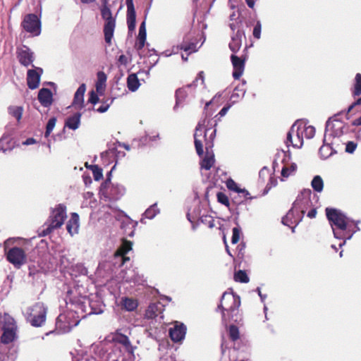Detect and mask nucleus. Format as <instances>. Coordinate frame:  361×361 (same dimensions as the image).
<instances>
[{
	"instance_id": "obj_1",
	"label": "nucleus",
	"mask_w": 361,
	"mask_h": 361,
	"mask_svg": "<svg viewBox=\"0 0 361 361\" xmlns=\"http://www.w3.org/2000/svg\"><path fill=\"white\" fill-rule=\"evenodd\" d=\"M240 306V298L238 295L233 293H224L217 308L221 311V319L225 326L231 322L240 323L242 321Z\"/></svg>"
},
{
	"instance_id": "obj_2",
	"label": "nucleus",
	"mask_w": 361,
	"mask_h": 361,
	"mask_svg": "<svg viewBox=\"0 0 361 361\" xmlns=\"http://www.w3.org/2000/svg\"><path fill=\"white\" fill-rule=\"evenodd\" d=\"M209 130V129H206L204 131H203L202 129V125L200 123H198L195 128V132L194 134V142L197 154L199 156H202L204 154L203 142L200 137H202L204 140L207 152H208L209 149L213 147V139L216 134V130H214L212 132L209 139H207V134ZM214 161L215 160L214 154L209 155V153H207L206 156L200 163L201 168L204 169L205 170H210L213 166Z\"/></svg>"
},
{
	"instance_id": "obj_3",
	"label": "nucleus",
	"mask_w": 361,
	"mask_h": 361,
	"mask_svg": "<svg viewBox=\"0 0 361 361\" xmlns=\"http://www.w3.org/2000/svg\"><path fill=\"white\" fill-rule=\"evenodd\" d=\"M67 219V207L64 204H58L51 208L49 216V224L47 227V235L56 229L60 228Z\"/></svg>"
},
{
	"instance_id": "obj_4",
	"label": "nucleus",
	"mask_w": 361,
	"mask_h": 361,
	"mask_svg": "<svg viewBox=\"0 0 361 361\" xmlns=\"http://www.w3.org/2000/svg\"><path fill=\"white\" fill-rule=\"evenodd\" d=\"M326 215L331 226H336L333 228L334 236L337 238H342L341 233L347 228V218L339 210L334 208H326Z\"/></svg>"
},
{
	"instance_id": "obj_5",
	"label": "nucleus",
	"mask_w": 361,
	"mask_h": 361,
	"mask_svg": "<svg viewBox=\"0 0 361 361\" xmlns=\"http://www.w3.org/2000/svg\"><path fill=\"white\" fill-rule=\"evenodd\" d=\"M100 10L102 18L105 20L103 29L104 40L108 46H111L116 28V18L112 16V13L109 6H102Z\"/></svg>"
},
{
	"instance_id": "obj_6",
	"label": "nucleus",
	"mask_w": 361,
	"mask_h": 361,
	"mask_svg": "<svg viewBox=\"0 0 361 361\" xmlns=\"http://www.w3.org/2000/svg\"><path fill=\"white\" fill-rule=\"evenodd\" d=\"M100 193L105 201H116L124 195L125 188L106 180L102 185Z\"/></svg>"
},
{
	"instance_id": "obj_7",
	"label": "nucleus",
	"mask_w": 361,
	"mask_h": 361,
	"mask_svg": "<svg viewBox=\"0 0 361 361\" xmlns=\"http://www.w3.org/2000/svg\"><path fill=\"white\" fill-rule=\"evenodd\" d=\"M27 320L33 326H40L45 321V307L43 302H37L26 312Z\"/></svg>"
},
{
	"instance_id": "obj_8",
	"label": "nucleus",
	"mask_w": 361,
	"mask_h": 361,
	"mask_svg": "<svg viewBox=\"0 0 361 361\" xmlns=\"http://www.w3.org/2000/svg\"><path fill=\"white\" fill-rule=\"evenodd\" d=\"M1 329L3 331L1 337V343L8 344L14 341L16 338V326L14 319L8 314H4L3 317Z\"/></svg>"
},
{
	"instance_id": "obj_9",
	"label": "nucleus",
	"mask_w": 361,
	"mask_h": 361,
	"mask_svg": "<svg viewBox=\"0 0 361 361\" xmlns=\"http://www.w3.org/2000/svg\"><path fill=\"white\" fill-rule=\"evenodd\" d=\"M21 26L33 36H38L41 32V21L38 16L33 13L25 16Z\"/></svg>"
},
{
	"instance_id": "obj_10",
	"label": "nucleus",
	"mask_w": 361,
	"mask_h": 361,
	"mask_svg": "<svg viewBox=\"0 0 361 361\" xmlns=\"http://www.w3.org/2000/svg\"><path fill=\"white\" fill-rule=\"evenodd\" d=\"M6 259L17 269H20L27 261L24 250L18 247L9 249L6 252Z\"/></svg>"
},
{
	"instance_id": "obj_11",
	"label": "nucleus",
	"mask_w": 361,
	"mask_h": 361,
	"mask_svg": "<svg viewBox=\"0 0 361 361\" xmlns=\"http://www.w3.org/2000/svg\"><path fill=\"white\" fill-rule=\"evenodd\" d=\"M310 190H304L300 195L298 196L296 200L293 204V207L300 213V215L304 216L305 211L312 206L310 200L311 195Z\"/></svg>"
},
{
	"instance_id": "obj_12",
	"label": "nucleus",
	"mask_w": 361,
	"mask_h": 361,
	"mask_svg": "<svg viewBox=\"0 0 361 361\" xmlns=\"http://www.w3.org/2000/svg\"><path fill=\"white\" fill-rule=\"evenodd\" d=\"M6 130L0 138V151L4 153L11 152L15 148V142L13 141L12 135L13 130L6 126Z\"/></svg>"
},
{
	"instance_id": "obj_13",
	"label": "nucleus",
	"mask_w": 361,
	"mask_h": 361,
	"mask_svg": "<svg viewBox=\"0 0 361 361\" xmlns=\"http://www.w3.org/2000/svg\"><path fill=\"white\" fill-rule=\"evenodd\" d=\"M246 57H239L235 54L231 56V61L233 67V77L238 80L243 75L245 69Z\"/></svg>"
},
{
	"instance_id": "obj_14",
	"label": "nucleus",
	"mask_w": 361,
	"mask_h": 361,
	"mask_svg": "<svg viewBox=\"0 0 361 361\" xmlns=\"http://www.w3.org/2000/svg\"><path fill=\"white\" fill-rule=\"evenodd\" d=\"M42 73L43 69L41 68L29 69L27 71V83L30 89L35 90L38 87L40 81V77Z\"/></svg>"
},
{
	"instance_id": "obj_15",
	"label": "nucleus",
	"mask_w": 361,
	"mask_h": 361,
	"mask_svg": "<svg viewBox=\"0 0 361 361\" xmlns=\"http://www.w3.org/2000/svg\"><path fill=\"white\" fill-rule=\"evenodd\" d=\"M127 6V25L128 31L133 32L136 26V13L133 4V0H126Z\"/></svg>"
},
{
	"instance_id": "obj_16",
	"label": "nucleus",
	"mask_w": 361,
	"mask_h": 361,
	"mask_svg": "<svg viewBox=\"0 0 361 361\" xmlns=\"http://www.w3.org/2000/svg\"><path fill=\"white\" fill-rule=\"evenodd\" d=\"M186 330L187 328L184 324L176 322L174 326L169 329V336L173 342H180L184 339Z\"/></svg>"
},
{
	"instance_id": "obj_17",
	"label": "nucleus",
	"mask_w": 361,
	"mask_h": 361,
	"mask_svg": "<svg viewBox=\"0 0 361 361\" xmlns=\"http://www.w3.org/2000/svg\"><path fill=\"white\" fill-rule=\"evenodd\" d=\"M302 215H300V213L292 207L286 215L282 218L281 222L283 225L291 227L293 224H295V226L298 225L302 221Z\"/></svg>"
},
{
	"instance_id": "obj_18",
	"label": "nucleus",
	"mask_w": 361,
	"mask_h": 361,
	"mask_svg": "<svg viewBox=\"0 0 361 361\" xmlns=\"http://www.w3.org/2000/svg\"><path fill=\"white\" fill-rule=\"evenodd\" d=\"M164 309V305L161 302L150 303L145 311V318L147 319H155L162 314Z\"/></svg>"
},
{
	"instance_id": "obj_19",
	"label": "nucleus",
	"mask_w": 361,
	"mask_h": 361,
	"mask_svg": "<svg viewBox=\"0 0 361 361\" xmlns=\"http://www.w3.org/2000/svg\"><path fill=\"white\" fill-rule=\"evenodd\" d=\"M17 57L20 64L25 67L31 65L34 61L33 53L26 46H23L18 50Z\"/></svg>"
},
{
	"instance_id": "obj_20",
	"label": "nucleus",
	"mask_w": 361,
	"mask_h": 361,
	"mask_svg": "<svg viewBox=\"0 0 361 361\" xmlns=\"http://www.w3.org/2000/svg\"><path fill=\"white\" fill-rule=\"evenodd\" d=\"M294 133V126H292L290 130L287 133L286 144L288 147L292 145L293 147L300 148L303 144L302 133L300 134L299 131H296L295 137L293 140V134Z\"/></svg>"
},
{
	"instance_id": "obj_21",
	"label": "nucleus",
	"mask_w": 361,
	"mask_h": 361,
	"mask_svg": "<svg viewBox=\"0 0 361 361\" xmlns=\"http://www.w3.org/2000/svg\"><path fill=\"white\" fill-rule=\"evenodd\" d=\"M80 226V217L78 213L72 212L71 218L66 224V230L68 233L73 236L74 234L78 233Z\"/></svg>"
},
{
	"instance_id": "obj_22",
	"label": "nucleus",
	"mask_w": 361,
	"mask_h": 361,
	"mask_svg": "<svg viewBox=\"0 0 361 361\" xmlns=\"http://www.w3.org/2000/svg\"><path fill=\"white\" fill-rule=\"evenodd\" d=\"M132 242L123 240L121 246L116 251L115 256L122 257V264H123L126 261L130 260V258L126 257V255L132 249Z\"/></svg>"
},
{
	"instance_id": "obj_23",
	"label": "nucleus",
	"mask_w": 361,
	"mask_h": 361,
	"mask_svg": "<svg viewBox=\"0 0 361 361\" xmlns=\"http://www.w3.org/2000/svg\"><path fill=\"white\" fill-rule=\"evenodd\" d=\"M244 35V32L238 30L235 33H234L231 36V40L228 44L229 49L233 53L238 52L242 45V36Z\"/></svg>"
},
{
	"instance_id": "obj_24",
	"label": "nucleus",
	"mask_w": 361,
	"mask_h": 361,
	"mask_svg": "<svg viewBox=\"0 0 361 361\" xmlns=\"http://www.w3.org/2000/svg\"><path fill=\"white\" fill-rule=\"evenodd\" d=\"M86 91L85 84H81L75 93L72 105L78 109H82L84 102V94Z\"/></svg>"
},
{
	"instance_id": "obj_25",
	"label": "nucleus",
	"mask_w": 361,
	"mask_h": 361,
	"mask_svg": "<svg viewBox=\"0 0 361 361\" xmlns=\"http://www.w3.org/2000/svg\"><path fill=\"white\" fill-rule=\"evenodd\" d=\"M113 341L123 345L128 353H133V347L127 336L117 332L113 337Z\"/></svg>"
},
{
	"instance_id": "obj_26",
	"label": "nucleus",
	"mask_w": 361,
	"mask_h": 361,
	"mask_svg": "<svg viewBox=\"0 0 361 361\" xmlns=\"http://www.w3.org/2000/svg\"><path fill=\"white\" fill-rule=\"evenodd\" d=\"M121 306L123 310L133 312L137 308L138 301L133 298L123 297L121 300Z\"/></svg>"
},
{
	"instance_id": "obj_27",
	"label": "nucleus",
	"mask_w": 361,
	"mask_h": 361,
	"mask_svg": "<svg viewBox=\"0 0 361 361\" xmlns=\"http://www.w3.org/2000/svg\"><path fill=\"white\" fill-rule=\"evenodd\" d=\"M81 114L79 112L75 113L73 115L68 117L65 122V127L71 130H76L79 128L80 124Z\"/></svg>"
},
{
	"instance_id": "obj_28",
	"label": "nucleus",
	"mask_w": 361,
	"mask_h": 361,
	"mask_svg": "<svg viewBox=\"0 0 361 361\" xmlns=\"http://www.w3.org/2000/svg\"><path fill=\"white\" fill-rule=\"evenodd\" d=\"M297 169L298 166L295 163H286L281 169V176L287 178L290 176H293L295 174Z\"/></svg>"
},
{
	"instance_id": "obj_29",
	"label": "nucleus",
	"mask_w": 361,
	"mask_h": 361,
	"mask_svg": "<svg viewBox=\"0 0 361 361\" xmlns=\"http://www.w3.org/2000/svg\"><path fill=\"white\" fill-rule=\"evenodd\" d=\"M193 87V84H189L186 86L182 87L176 90V104L183 102L188 96L187 88H191Z\"/></svg>"
},
{
	"instance_id": "obj_30",
	"label": "nucleus",
	"mask_w": 361,
	"mask_h": 361,
	"mask_svg": "<svg viewBox=\"0 0 361 361\" xmlns=\"http://www.w3.org/2000/svg\"><path fill=\"white\" fill-rule=\"evenodd\" d=\"M140 85V81L136 74L131 73L128 76L127 86L129 90L132 92L136 91L138 89Z\"/></svg>"
},
{
	"instance_id": "obj_31",
	"label": "nucleus",
	"mask_w": 361,
	"mask_h": 361,
	"mask_svg": "<svg viewBox=\"0 0 361 361\" xmlns=\"http://www.w3.org/2000/svg\"><path fill=\"white\" fill-rule=\"evenodd\" d=\"M226 185L228 190L235 191L238 193H242L247 198V195H250L249 192L247 190H246L245 189H240L238 187V184L231 178H229L226 180Z\"/></svg>"
},
{
	"instance_id": "obj_32",
	"label": "nucleus",
	"mask_w": 361,
	"mask_h": 361,
	"mask_svg": "<svg viewBox=\"0 0 361 361\" xmlns=\"http://www.w3.org/2000/svg\"><path fill=\"white\" fill-rule=\"evenodd\" d=\"M351 92L353 97L361 95V73H358L355 75Z\"/></svg>"
},
{
	"instance_id": "obj_33",
	"label": "nucleus",
	"mask_w": 361,
	"mask_h": 361,
	"mask_svg": "<svg viewBox=\"0 0 361 361\" xmlns=\"http://www.w3.org/2000/svg\"><path fill=\"white\" fill-rule=\"evenodd\" d=\"M226 326L230 340L233 342L238 341L240 338V331L238 327L234 324L229 326L227 325Z\"/></svg>"
},
{
	"instance_id": "obj_34",
	"label": "nucleus",
	"mask_w": 361,
	"mask_h": 361,
	"mask_svg": "<svg viewBox=\"0 0 361 361\" xmlns=\"http://www.w3.org/2000/svg\"><path fill=\"white\" fill-rule=\"evenodd\" d=\"M8 111L10 115L14 117L18 122H20L23 112V108L22 106H10L8 107Z\"/></svg>"
},
{
	"instance_id": "obj_35",
	"label": "nucleus",
	"mask_w": 361,
	"mask_h": 361,
	"mask_svg": "<svg viewBox=\"0 0 361 361\" xmlns=\"http://www.w3.org/2000/svg\"><path fill=\"white\" fill-rule=\"evenodd\" d=\"M47 85L51 86L54 92L47 88V106H50L53 102V95L56 94V85L52 82H47Z\"/></svg>"
},
{
	"instance_id": "obj_36",
	"label": "nucleus",
	"mask_w": 361,
	"mask_h": 361,
	"mask_svg": "<svg viewBox=\"0 0 361 361\" xmlns=\"http://www.w3.org/2000/svg\"><path fill=\"white\" fill-rule=\"evenodd\" d=\"M311 185L316 192H322L324 188V182L321 176H314L312 180Z\"/></svg>"
},
{
	"instance_id": "obj_37",
	"label": "nucleus",
	"mask_w": 361,
	"mask_h": 361,
	"mask_svg": "<svg viewBox=\"0 0 361 361\" xmlns=\"http://www.w3.org/2000/svg\"><path fill=\"white\" fill-rule=\"evenodd\" d=\"M114 102V98H106V99H102L100 100V102L102 103V105L95 109L96 111L99 113H104L107 111L110 106Z\"/></svg>"
},
{
	"instance_id": "obj_38",
	"label": "nucleus",
	"mask_w": 361,
	"mask_h": 361,
	"mask_svg": "<svg viewBox=\"0 0 361 361\" xmlns=\"http://www.w3.org/2000/svg\"><path fill=\"white\" fill-rule=\"evenodd\" d=\"M234 280L240 283H247L249 277L244 270H238L234 274Z\"/></svg>"
},
{
	"instance_id": "obj_39",
	"label": "nucleus",
	"mask_w": 361,
	"mask_h": 361,
	"mask_svg": "<svg viewBox=\"0 0 361 361\" xmlns=\"http://www.w3.org/2000/svg\"><path fill=\"white\" fill-rule=\"evenodd\" d=\"M97 81L96 83V89L98 92H99L100 88L102 87L103 85H104L107 77L106 75L103 71H99L97 74Z\"/></svg>"
},
{
	"instance_id": "obj_40",
	"label": "nucleus",
	"mask_w": 361,
	"mask_h": 361,
	"mask_svg": "<svg viewBox=\"0 0 361 361\" xmlns=\"http://www.w3.org/2000/svg\"><path fill=\"white\" fill-rule=\"evenodd\" d=\"M90 169L92 170L95 180H100L103 178L102 169L97 165H91Z\"/></svg>"
},
{
	"instance_id": "obj_41",
	"label": "nucleus",
	"mask_w": 361,
	"mask_h": 361,
	"mask_svg": "<svg viewBox=\"0 0 361 361\" xmlns=\"http://www.w3.org/2000/svg\"><path fill=\"white\" fill-rule=\"evenodd\" d=\"M216 197L219 202L226 207H229L230 202L228 196L225 193L222 192H219L216 195Z\"/></svg>"
},
{
	"instance_id": "obj_42",
	"label": "nucleus",
	"mask_w": 361,
	"mask_h": 361,
	"mask_svg": "<svg viewBox=\"0 0 361 361\" xmlns=\"http://www.w3.org/2000/svg\"><path fill=\"white\" fill-rule=\"evenodd\" d=\"M65 319V316L60 314L56 319V326L59 329H63V332L68 331L71 329L70 325L62 326L63 319Z\"/></svg>"
},
{
	"instance_id": "obj_43",
	"label": "nucleus",
	"mask_w": 361,
	"mask_h": 361,
	"mask_svg": "<svg viewBox=\"0 0 361 361\" xmlns=\"http://www.w3.org/2000/svg\"><path fill=\"white\" fill-rule=\"evenodd\" d=\"M232 232L231 243L232 244H236L240 240V229L238 227H234Z\"/></svg>"
},
{
	"instance_id": "obj_44",
	"label": "nucleus",
	"mask_w": 361,
	"mask_h": 361,
	"mask_svg": "<svg viewBox=\"0 0 361 361\" xmlns=\"http://www.w3.org/2000/svg\"><path fill=\"white\" fill-rule=\"evenodd\" d=\"M146 38L147 37H145L137 36V40H136V42L135 44V48L137 50L140 51L143 49V47H145V44Z\"/></svg>"
},
{
	"instance_id": "obj_45",
	"label": "nucleus",
	"mask_w": 361,
	"mask_h": 361,
	"mask_svg": "<svg viewBox=\"0 0 361 361\" xmlns=\"http://www.w3.org/2000/svg\"><path fill=\"white\" fill-rule=\"evenodd\" d=\"M261 30H262V25L259 21H257L255 24L254 29H253V37L257 39L260 38L261 36Z\"/></svg>"
},
{
	"instance_id": "obj_46",
	"label": "nucleus",
	"mask_w": 361,
	"mask_h": 361,
	"mask_svg": "<svg viewBox=\"0 0 361 361\" xmlns=\"http://www.w3.org/2000/svg\"><path fill=\"white\" fill-rule=\"evenodd\" d=\"M196 44L195 43H189L185 44L182 43L180 44V49L184 50L185 51L193 52L195 51Z\"/></svg>"
},
{
	"instance_id": "obj_47",
	"label": "nucleus",
	"mask_w": 361,
	"mask_h": 361,
	"mask_svg": "<svg viewBox=\"0 0 361 361\" xmlns=\"http://www.w3.org/2000/svg\"><path fill=\"white\" fill-rule=\"evenodd\" d=\"M157 214V206L156 204L152 206L149 209H147L145 212V215L148 219H152Z\"/></svg>"
},
{
	"instance_id": "obj_48",
	"label": "nucleus",
	"mask_w": 361,
	"mask_h": 361,
	"mask_svg": "<svg viewBox=\"0 0 361 361\" xmlns=\"http://www.w3.org/2000/svg\"><path fill=\"white\" fill-rule=\"evenodd\" d=\"M307 138L310 139L314 137L315 134V128L313 126H307L303 130Z\"/></svg>"
},
{
	"instance_id": "obj_49",
	"label": "nucleus",
	"mask_w": 361,
	"mask_h": 361,
	"mask_svg": "<svg viewBox=\"0 0 361 361\" xmlns=\"http://www.w3.org/2000/svg\"><path fill=\"white\" fill-rule=\"evenodd\" d=\"M101 99H99L98 94L94 91L92 90L89 93V99L88 102L92 104H97L98 102H100Z\"/></svg>"
},
{
	"instance_id": "obj_50",
	"label": "nucleus",
	"mask_w": 361,
	"mask_h": 361,
	"mask_svg": "<svg viewBox=\"0 0 361 361\" xmlns=\"http://www.w3.org/2000/svg\"><path fill=\"white\" fill-rule=\"evenodd\" d=\"M38 101L41 105L45 106V87H42L38 93Z\"/></svg>"
},
{
	"instance_id": "obj_51",
	"label": "nucleus",
	"mask_w": 361,
	"mask_h": 361,
	"mask_svg": "<svg viewBox=\"0 0 361 361\" xmlns=\"http://www.w3.org/2000/svg\"><path fill=\"white\" fill-rule=\"evenodd\" d=\"M56 122V118L53 117L51 118L48 123H47V136L51 133V131L53 130L54 127L55 126Z\"/></svg>"
},
{
	"instance_id": "obj_52",
	"label": "nucleus",
	"mask_w": 361,
	"mask_h": 361,
	"mask_svg": "<svg viewBox=\"0 0 361 361\" xmlns=\"http://www.w3.org/2000/svg\"><path fill=\"white\" fill-rule=\"evenodd\" d=\"M356 148H357V143H355L353 141H349L346 143L345 152L348 153L352 154L355 152Z\"/></svg>"
},
{
	"instance_id": "obj_53",
	"label": "nucleus",
	"mask_w": 361,
	"mask_h": 361,
	"mask_svg": "<svg viewBox=\"0 0 361 361\" xmlns=\"http://www.w3.org/2000/svg\"><path fill=\"white\" fill-rule=\"evenodd\" d=\"M138 36L147 37L145 20H144L140 26Z\"/></svg>"
},
{
	"instance_id": "obj_54",
	"label": "nucleus",
	"mask_w": 361,
	"mask_h": 361,
	"mask_svg": "<svg viewBox=\"0 0 361 361\" xmlns=\"http://www.w3.org/2000/svg\"><path fill=\"white\" fill-rule=\"evenodd\" d=\"M358 106H361V97L355 101L351 105L349 106L347 110V113L351 112L355 108Z\"/></svg>"
},
{
	"instance_id": "obj_55",
	"label": "nucleus",
	"mask_w": 361,
	"mask_h": 361,
	"mask_svg": "<svg viewBox=\"0 0 361 361\" xmlns=\"http://www.w3.org/2000/svg\"><path fill=\"white\" fill-rule=\"evenodd\" d=\"M198 80H201L202 84L204 83V71H200L197 74V76L196 77L195 80L192 83V84H193V87L196 86V82L198 81Z\"/></svg>"
},
{
	"instance_id": "obj_56",
	"label": "nucleus",
	"mask_w": 361,
	"mask_h": 361,
	"mask_svg": "<svg viewBox=\"0 0 361 361\" xmlns=\"http://www.w3.org/2000/svg\"><path fill=\"white\" fill-rule=\"evenodd\" d=\"M118 63L120 65L126 66V65L128 63V60L127 56H125L124 54L121 55V56L118 57Z\"/></svg>"
},
{
	"instance_id": "obj_57",
	"label": "nucleus",
	"mask_w": 361,
	"mask_h": 361,
	"mask_svg": "<svg viewBox=\"0 0 361 361\" xmlns=\"http://www.w3.org/2000/svg\"><path fill=\"white\" fill-rule=\"evenodd\" d=\"M317 214V208H312L307 214L310 219L315 218Z\"/></svg>"
},
{
	"instance_id": "obj_58",
	"label": "nucleus",
	"mask_w": 361,
	"mask_h": 361,
	"mask_svg": "<svg viewBox=\"0 0 361 361\" xmlns=\"http://www.w3.org/2000/svg\"><path fill=\"white\" fill-rule=\"evenodd\" d=\"M35 143H37V140L32 137L27 138L26 140L22 142L23 145H30Z\"/></svg>"
},
{
	"instance_id": "obj_59",
	"label": "nucleus",
	"mask_w": 361,
	"mask_h": 361,
	"mask_svg": "<svg viewBox=\"0 0 361 361\" xmlns=\"http://www.w3.org/2000/svg\"><path fill=\"white\" fill-rule=\"evenodd\" d=\"M230 106H224L221 110L219 111V115L222 117L227 113L228 110L229 109Z\"/></svg>"
},
{
	"instance_id": "obj_60",
	"label": "nucleus",
	"mask_w": 361,
	"mask_h": 361,
	"mask_svg": "<svg viewBox=\"0 0 361 361\" xmlns=\"http://www.w3.org/2000/svg\"><path fill=\"white\" fill-rule=\"evenodd\" d=\"M352 125L355 126H361V116L355 119L353 121Z\"/></svg>"
},
{
	"instance_id": "obj_61",
	"label": "nucleus",
	"mask_w": 361,
	"mask_h": 361,
	"mask_svg": "<svg viewBox=\"0 0 361 361\" xmlns=\"http://www.w3.org/2000/svg\"><path fill=\"white\" fill-rule=\"evenodd\" d=\"M224 243L225 244V247H226V252L232 257V255L231 253V251L229 250V247H228V245H227V242H226V236H224Z\"/></svg>"
},
{
	"instance_id": "obj_62",
	"label": "nucleus",
	"mask_w": 361,
	"mask_h": 361,
	"mask_svg": "<svg viewBox=\"0 0 361 361\" xmlns=\"http://www.w3.org/2000/svg\"><path fill=\"white\" fill-rule=\"evenodd\" d=\"M245 2L247 4V5L251 8H253L254 6H255V0H245Z\"/></svg>"
},
{
	"instance_id": "obj_63",
	"label": "nucleus",
	"mask_w": 361,
	"mask_h": 361,
	"mask_svg": "<svg viewBox=\"0 0 361 361\" xmlns=\"http://www.w3.org/2000/svg\"><path fill=\"white\" fill-rule=\"evenodd\" d=\"M209 219L208 226L209 228H213L215 226L214 220L211 216H209Z\"/></svg>"
},
{
	"instance_id": "obj_64",
	"label": "nucleus",
	"mask_w": 361,
	"mask_h": 361,
	"mask_svg": "<svg viewBox=\"0 0 361 361\" xmlns=\"http://www.w3.org/2000/svg\"><path fill=\"white\" fill-rule=\"evenodd\" d=\"M231 30L235 31L237 28V23H231L229 24Z\"/></svg>"
}]
</instances>
